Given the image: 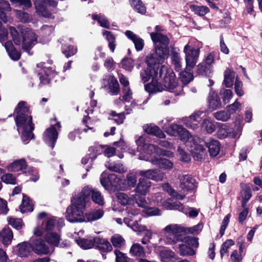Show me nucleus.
Wrapping results in <instances>:
<instances>
[{"mask_svg": "<svg viewBox=\"0 0 262 262\" xmlns=\"http://www.w3.org/2000/svg\"><path fill=\"white\" fill-rule=\"evenodd\" d=\"M110 240L113 246L116 248L121 247L125 244L124 239L120 235L118 234H115L113 235Z\"/></svg>", "mask_w": 262, "mask_h": 262, "instance_id": "nucleus-52", "label": "nucleus"}, {"mask_svg": "<svg viewBox=\"0 0 262 262\" xmlns=\"http://www.w3.org/2000/svg\"><path fill=\"white\" fill-rule=\"evenodd\" d=\"M95 248L101 253L111 252L113 247L107 239L100 237H94Z\"/></svg>", "mask_w": 262, "mask_h": 262, "instance_id": "nucleus-27", "label": "nucleus"}, {"mask_svg": "<svg viewBox=\"0 0 262 262\" xmlns=\"http://www.w3.org/2000/svg\"><path fill=\"white\" fill-rule=\"evenodd\" d=\"M61 125L56 119L51 120V125L47 128L43 133V140L47 144L53 148L57 141L58 132L60 130Z\"/></svg>", "mask_w": 262, "mask_h": 262, "instance_id": "nucleus-14", "label": "nucleus"}, {"mask_svg": "<svg viewBox=\"0 0 262 262\" xmlns=\"http://www.w3.org/2000/svg\"><path fill=\"white\" fill-rule=\"evenodd\" d=\"M234 72L230 69H227L224 73V84L227 88H230L233 85L234 79Z\"/></svg>", "mask_w": 262, "mask_h": 262, "instance_id": "nucleus-42", "label": "nucleus"}, {"mask_svg": "<svg viewBox=\"0 0 262 262\" xmlns=\"http://www.w3.org/2000/svg\"><path fill=\"white\" fill-rule=\"evenodd\" d=\"M174 253L168 250L163 249L160 253L161 260L163 262H169V261L173 257Z\"/></svg>", "mask_w": 262, "mask_h": 262, "instance_id": "nucleus-59", "label": "nucleus"}, {"mask_svg": "<svg viewBox=\"0 0 262 262\" xmlns=\"http://www.w3.org/2000/svg\"><path fill=\"white\" fill-rule=\"evenodd\" d=\"M85 199L79 194L73 198L67 208L66 217L71 223L85 222L84 211L86 207Z\"/></svg>", "mask_w": 262, "mask_h": 262, "instance_id": "nucleus-7", "label": "nucleus"}, {"mask_svg": "<svg viewBox=\"0 0 262 262\" xmlns=\"http://www.w3.org/2000/svg\"><path fill=\"white\" fill-rule=\"evenodd\" d=\"M230 130H231V128H230L227 124H222L219 127L217 132V135L220 139H223L227 137H229V133Z\"/></svg>", "mask_w": 262, "mask_h": 262, "instance_id": "nucleus-49", "label": "nucleus"}, {"mask_svg": "<svg viewBox=\"0 0 262 262\" xmlns=\"http://www.w3.org/2000/svg\"><path fill=\"white\" fill-rule=\"evenodd\" d=\"M159 79L161 78H155V79H152V81L150 83L145 84L144 86L145 91L150 94L160 92L164 90L169 91L168 90L165 88L164 85L163 86L160 84L159 82H158Z\"/></svg>", "mask_w": 262, "mask_h": 262, "instance_id": "nucleus-29", "label": "nucleus"}, {"mask_svg": "<svg viewBox=\"0 0 262 262\" xmlns=\"http://www.w3.org/2000/svg\"><path fill=\"white\" fill-rule=\"evenodd\" d=\"M150 37L155 48L153 52L147 56L146 63L148 64L162 63L169 56V40L166 36L158 32L150 33Z\"/></svg>", "mask_w": 262, "mask_h": 262, "instance_id": "nucleus-5", "label": "nucleus"}, {"mask_svg": "<svg viewBox=\"0 0 262 262\" xmlns=\"http://www.w3.org/2000/svg\"><path fill=\"white\" fill-rule=\"evenodd\" d=\"M103 84L107 88L108 93L111 95H117L119 91V85L114 76L107 75L103 79Z\"/></svg>", "mask_w": 262, "mask_h": 262, "instance_id": "nucleus-20", "label": "nucleus"}, {"mask_svg": "<svg viewBox=\"0 0 262 262\" xmlns=\"http://www.w3.org/2000/svg\"><path fill=\"white\" fill-rule=\"evenodd\" d=\"M125 34L129 39L133 41L137 51H141L143 50L144 41L142 38L129 30H127L125 32Z\"/></svg>", "mask_w": 262, "mask_h": 262, "instance_id": "nucleus-28", "label": "nucleus"}, {"mask_svg": "<svg viewBox=\"0 0 262 262\" xmlns=\"http://www.w3.org/2000/svg\"><path fill=\"white\" fill-rule=\"evenodd\" d=\"M188 71L190 70L186 68L184 71L181 72L179 74V78L184 84H187L193 79L192 73Z\"/></svg>", "mask_w": 262, "mask_h": 262, "instance_id": "nucleus-48", "label": "nucleus"}, {"mask_svg": "<svg viewBox=\"0 0 262 262\" xmlns=\"http://www.w3.org/2000/svg\"><path fill=\"white\" fill-rule=\"evenodd\" d=\"M161 63H155L148 64L145 70H141L140 77L143 82L148 81L150 78H160L163 84L169 92L174 94L176 96L180 95L183 92V88L178 83V80L172 70L167 66H160Z\"/></svg>", "mask_w": 262, "mask_h": 262, "instance_id": "nucleus-1", "label": "nucleus"}, {"mask_svg": "<svg viewBox=\"0 0 262 262\" xmlns=\"http://www.w3.org/2000/svg\"><path fill=\"white\" fill-rule=\"evenodd\" d=\"M116 196L119 203L123 206L129 205L134 202L138 207L142 208V213L146 216L149 217L161 214L160 209L149 206L150 202L148 198L146 199L137 194L129 196L124 192H117L116 193Z\"/></svg>", "mask_w": 262, "mask_h": 262, "instance_id": "nucleus-6", "label": "nucleus"}, {"mask_svg": "<svg viewBox=\"0 0 262 262\" xmlns=\"http://www.w3.org/2000/svg\"><path fill=\"white\" fill-rule=\"evenodd\" d=\"M18 255L20 257L28 256L32 251V244L28 242H23L17 246Z\"/></svg>", "mask_w": 262, "mask_h": 262, "instance_id": "nucleus-34", "label": "nucleus"}, {"mask_svg": "<svg viewBox=\"0 0 262 262\" xmlns=\"http://www.w3.org/2000/svg\"><path fill=\"white\" fill-rule=\"evenodd\" d=\"M13 233L9 228H4L0 232V241L5 246H8L11 243Z\"/></svg>", "mask_w": 262, "mask_h": 262, "instance_id": "nucleus-36", "label": "nucleus"}, {"mask_svg": "<svg viewBox=\"0 0 262 262\" xmlns=\"http://www.w3.org/2000/svg\"><path fill=\"white\" fill-rule=\"evenodd\" d=\"M180 186L184 193H187L196 187L195 180L189 175H184L180 179Z\"/></svg>", "mask_w": 262, "mask_h": 262, "instance_id": "nucleus-23", "label": "nucleus"}, {"mask_svg": "<svg viewBox=\"0 0 262 262\" xmlns=\"http://www.w3.org/2000/svg\"><path fill=\"white\" fill-rule=\"evenodd\" d=\"M130 5L137 12L142 14L146 12V8L141 0H129Z\"/></svg>", "mask_w": 262, "mask_h": 262, "instance_id": "nucleus-47", "label": "nucleus"}, {"mask_svg": "<svg viewBox=\"0 0 262 262\" xmlns=\"http://www.w3.org/2000/svg\"><path fill=\"white\" fill-rule=\"evenodd\" d=\"M163 196L161 193H158L155 194L152 197V201L157 203L158 205H161L164 208L168 210L165 206L164 204L166 202H169L170 204H173L174 202H173L171 199H168L166 201H163Z\"/></svg>", "mask_w": 262, "mask_h": 262, "instance_id": "nucleus-54", "label": "nucleus"}, {"mask_svg": "<svg viewBox=\"0 0 262 262\" xmlns=\"http://www.w3.org/2000/svg\"><path fill=\"white\" fill-rule=\"evenodd\" d=\"M104 211L101 209L92 210L85 214V222H93L102 217Z\"/></svg>", "mask_w": 262, "mask_h": 262, "instance_id": "nucleus-33", "label": "nucleus"}, {"mask_svg": "<svg viewBox=\"0 0 262 262\" xmlns=\"http://www.w3.org/2000/svg\"><path fill=\"white\" fill-rule=\"evenodd\" d=\"M151 185V182L144 178H140L134 191L140 196H144L149 192Z\"/></svg>", "mask_w": 262, "mask_h": 262, "instance_id": "nucleus-24", "label": "nucleus"}, {"mask_svg": "<svg viewBox=\"0 0 262 262\" xmlns=\"http://www.w3.org/2000/svg\"><path fill=\"white\" fill-rule=\"evenodd\" d=\"M52 70L50 68L43 67L39 71V76L40 82L43 84H46L50 82V75Z\"/></svg>", "mask_w": 262, "mask_h": 262, "instance_id": "nucleus-37", "label": "nucleus"}, {"mask_svg": "<svg viewBox=\"0 0 262 262\" xmlns=\"http://www.w3.org/2000/svg\"><path fill=\"white\" fill-rule=\"evenodd\" d=\"M107 169L111 171H114L119 173H123L127 171V168L123 165L120 163H107L105 164Z\"/></svg>", "mask_w": 262, "mask_h": 262, "instance_id": "nucleus-43", "label": "nucleus"}, {"mask_svg": "<svg viewBox=\"0 0 262 262\" xmlns=\"http://www.w3.org/2000/svg\"><path fill=\"white\" fill-rule=\"evenodd\" d=\"M202 128L206 130L208 133L211 134L215 130V125L212 120L206 119L203 120Z\"/></svg>", "mask_w": 262, "mask_h": 262, "instance_id": "nucleus-53", "label": "nucleus"}, {"mask_svg": "<svg viewBox=\"0 0 262 262\" xmlns=\"http://www.w3.org/2000/svg\"><path fill=\"white\" fill-rule=\"evenodd\" d=\"M64 226V220L52 217L45 219L40 225L34 228L33 234L42 236L44 234L54 231L60 230Z\"/></svg>", "mask_w": 262, "mask_h": 262, "instance_id": "nucleus-11", "label": "nucleus"}, {"mask_svg": "<svg viewBox=\"0 0 262 262\" xmlns=\"http://www.w3.org/2000/svg\"><path fill=\"white\" fill-rule=\"evenodd\" d=\"M79 195H82L86 200V204L90 201V196L92 195L93 201L99 205H103L104 203L103 195L101 192L96 189H93L92 186H86L84 187L79 193Z\"/></svg>", "mask_w": 262, "mask_h": 262, "instance_id": "nucleus-16", "label": "nucleus"}, {"mask_svg": "<svg viewBox=\"0 0 262 262\" xmlns=\"http://www.w3.org/2000/svg\"><path fill=\"white\" fill-rule=\"evenodd\" d=\"M162 188L163 189L167 191L170 196L177 200H183L184 198V195L178 193L167 183L163 184Z\"/></svg>", "mask_w": 262, "mask_h": 262, "instance_id": "nucleus-50", "label": "nucleus"}, {"mask_svg": "<svg viewBox=\"0 0 262 262\" xmlns=\"http://www.w3.org/2000/svg\"><path fill=\"white\" fill-rule=\"evenodd\" d=\"M9 29L14 43L19 45L22 41V48L28 53L30 49L37 42L36 35L28 28L21 30L22 40L15 28L10 27Z\"/></svg>", "mask_w": 262, "mask_h": 262, "instance_id": "nucleus-8", "label": "nucleus"}, {"mask_svg": "<svg viewBox=\"0 0 262 262\" xmlns=\"http://www.w3.org/2000/svg\"><path fill=\"white\" fill-rule=\"evenodd\" d=\"M75 242L81 248L84 249H90L95 246L94 238L93 239H75Z\"/></svg>", "mask_w": 262, "mask_h": 262, "instance_id": "nucleus-46", "label": "nucleus"}, {"mask_svg": "<svg viewBox=\"0 0 262 262\" xmlns=\"http://www.w3.org/2000/svg\"><path fill=\"white\" fill-rule=\"evenodd\" d=\"M104 36L108 42V47L112 52H114L116 44V36L112 33V32L106 30H104L102 32Z\"/></svg>", "mask_w": 262, "mask_h": 262, "instance_id": "nucleus-41", "label": "nucleus"}, {"mask_svg": "<svg viewBox=\"0 0 262 262\" xmlns=\"http://www.w3.org/2000/svg\"><path fill=\"white\" fill-rule=\"evenodd\" d=\"M185 231V228L181 225L171 224L167 225L162 230L164 242L167 245H175L183 241V234Z\"/></svg>", "mask_w": 262, "mask_h": 262, "instance_id": "nucleus-9", "label": "nucleus"}, {"mask_svg": "<svg viewBox=\"0 0 262 262\" xmlns=\"http://www.w3.org/2000/svg\"><path fill=\"white\" fill-rule=\"evenodd\" d=\"M102 186L108 190H122V180L115 174H108L103 172L100 176Z\"/></svg>", "mask_w": 262, "mask_h": 262, "instance_id": "nucleus-13", "label": "nucleus"}, {"mask_svg": "<svg viewBox=\"0 0 262 262\" xmlns=\"http://www.w3.org/2000/svg\"><path fill=\"white\" fill-rule=\"evenodd\" d=\"M4 47L10 57L14 60H17L20 58V53L14 48L13 45L11 41H6Z\"/></svg>", "mask_w": 262, "mask_h": 262, "instance_id": "nucleus-35", "label": "nucleus"}, {"mask_svg": "<svg viewBox=\"0 0 262 262\" xmlns=\"http://www.w3.org/2000/svg\"><path fill=\"white\" fill-rule=\"evenodd\" d=\"M127 216L124 217V222L127 226H129V223L132 220L133 217L137 215L140 213V210L135 206L127 207L126 209Z\"/></svg>", "mask_w": 262, "mask_h": 262, "instance_id": "nucleus-39", "label": "nucleus"}, {"mask_svg": "<svg viewBox=\"0 0 262 262\" xmlns=\"http://www.w3.org/2000/svg\"><path fill=\"white\" fill-rule=\"evenodd\" d=\"M242 128L243 125L240 122H236L235 127L234 128H231V130H230L229 137L238 138L242 134Z\"/></svg>", "mask_w": 262, "mask_h": 262, "instance_id": "nucleus-55", "label": "nucleus"}, {"mask_svg": "<svg viewBox=\"0 0 262 262\" xmlns=\"http://www.w3.org/2000/svg\"><path fill=\"white\" fill-rule=\"evenodd\" d=\"M164 206L168 210H178L186 215H188L190 217H196L200 211L199 209L196 208L184 206L179 201H175L173 204H170L169 202H166L164 204Z\"/></svg>", "mask_w": 262, "mask_h": 262, "instance_id": "nucleus-17", "label": "nucleus"}, {"mask_svg": "<svg viewBox=\"0 0 262 262\" xmlns=\"http://www.w3.org/2000/svg\"><path fill=\"white\" fill-rule=\"evenodd\" d=\"M41 236L34 235L30 238L32 244V250L39 255H48L53 252V248L50 245L46 244L45 239L40 237Z\"/></svg>", "mask_w": 262, "mask_h": 262, "instance_id": "nucleus-15", "label": "nucleus"}, {"mask_svg": "<svg viewBox=\"0 0 262 262\" xmlns=\"http://www.w3.org/2000/svg\"><path fill=\"white\" fill-rule=\"evenodd\" d=\"M27 167V162L24 158L15 160L6 166L8 171L12 172L21 171L23 173L26 172Z\"/></svg>", "mask_w": 262, "mask_h": 262, "instance_id": "nucleus-22", "label": "nucleus"}, {"mask_svg": "<svg viewBox=\"0 0 262 262\" xmlns=\"http://www.w3.org/2000/svg\"><path fill=\"white\" fill-rule=\"evenodd\" d=\"M20 209L22 213L31 212L33 210V203L30 198L26 195H23L22 203L20 206Z\"/></svg>", "mask_w": 262, "mask_h": 262, "instance_id": "nucleus-40", "label": "nucleus"}, {"mask_svg": "<svg viewBox=\"0 0 262 262\" xmlns=\"http://www.w3.org/2000/svg\"><path fill=\"white\" fill-rule=\"evenodd\" d=\"M136 143L138 145V150L140 151L139 155L140 160L149 161L154 165L159 166L164 170H169L172 169L173 163L170 160L155 157L150 158L154 153L168 157H172L173 156L172 152L165 150L151 144L145 143L144 139L142 136L139 137L138 139L136 140Z\"/></svg>", "mask_w": 262, "mask_h": 262, "instance_id": "nucleus-2", "label": "nucleus"}, {"mask_svg": "<svg viewBox=\"0 0 262 262\" xmlns=\"http://www.w3.org/2000/svg\"><path fill=\"white\" fill-rule=\"evenodd\" d=\"M10 1L15 6L23 5L24 10H28L32 6L31 0H10Z\"/></svg>", "mask_w": 262, "mask_h": 262, "instance_id": "nucleus-63", "label": "nucleus"}, {"mask_svg": "<svg viewBox=\"0 0 262 262\" xmlns=\"http://www.w3.org/2000/svg\"><path fill=\"white\" fill-rule=\"evenodd\" d=\"M130 254L133 256L144 257L146 253L143 247L139 244H134L130 248Z\"/></svg>", "mask_w": 262, "mask_h": 262, "instance_id": "nucleus-38", "label": "nucleus"}, {"mask_svg": "<svg viewBox=\"0 0 262 262\" xmlns=\"http://www.w3.org/2000/svg\"><path fill=\"white\" fill-rule=\"evenodd\" d=\"M36 12L46 18H51L53 9L57 6L54 0H33Z\"/></svg>", "mask_w": 262, "mask_h": 262, "instance_id": "nucleus-12", "label": "nucleus"}, {"mask_svg": "<svg viewBox=\"0 0 262 262\" xmlns=\"http://www.w3.org/2000/svg\"><path fill=\"white\" fill-rule=\"evenodd\" d=\"M1 181L7 184L15 185L16 184V179L13 174L6 173L3 174L1 177Z\"/></svg>", "mask_w": 262, "mask_h": 262, "instance_id": "nucleus-57", "label": "nucleus"}, {"mask_svg": "<svg viewBox=\"0 0 262 262\" xmlns=\"http://www.w3.org/2000/svg\"><path fill=\"white\" fill-rule=\"evenodd\" d=\"M207 102L208 108L210 111L215 110L222 106V102L219 95L212 89L210 90Z\"/></svg>", "mask_w": 262, "mask_h": 262, "instance_id": "nucleus-25", "label": "nucleus"}, {"mask_svg": "<svg viewBox=\"0 0 262 262\" xmlns=\"http://www.w3.org/2000/svg\"><path fill=\"white\" fill-rule=\"evenodd\" d=\"M15 111L17 116L15 122L18 132H21L23 141L27 144L33 138L32 131L34 125L32 123V116L29 112L26 102L21 101L17 105Z\"/></svg>", "mask_w": 262, "mask_h": 262, "instance_id": "nucleus-4", "label": "nucleus"}, {"mask_svg": "<svg viewBox=\"0 0 262 262\" xmlns=\"http://www.w3.org/2000/svg\"><path fill=\"white\" fill-rule=\"evenodd\" d=\"M171 63L175 70L180 71L182 70V59L180 54L177 52L172 53L171 56Z\"/></svg>", "mask_w": 262, "mask_h": 262, "instance_id": "nucleus-45", "label": "nucleus"}, {"mask_svg": "<svg viewBox=\"0 0 262 262\" xmlns=\"http://www.w3.org/2000/svg\"><path fill=\"white\" fill-rule=\"evenodd\" d=\"M234 245V242L232 239H228L225 241L222 245L220 250L221 257H222L225 254L227 253L228 251V249Z\"/></svg>", "mask_w": 262, "mask_h": 262, "instance_id": "nucleus-64", "label": "nucleus"}, {"mask_svg": "<svg viewBox=\"0 0 262 262\" xmlns=\"http://www.w3.org/2000/svg\"><path fill=\"white\" fill-rule=\"evenodd\" d=\"M189 8L194 14L201 16H204L209 12V9L205 6L190 5Z\"/></svg>", "mask_w": 262, "mask_h": 262, "instance_id": "nucleus-44", "label": "nucleus"}, {"mask_svg": "<svg viewBox=\"0 0 262 262\" xmlns=\"http://www.w3.org/2000/svg\"><path fill=\"white\" fill-rule=\"evenodd\" d=\"M203 114V112L202 111L194 112L189 117L182 118L181 121L187 127L194 129L197 126V124L195 122L200 121Z\"/></svg>", "mask_w": 262, "mask_h": 262, "instance_id": "nucleus-26", "label": "nucleus"}, {"mask_svg": "<svg viewBox=\"0 0 262 262\" xmlns=\"http://www.w3.org/2000/svg\"><path fill=\"white\" fill-rule=\"evenodd\" d=\"M243 245L241 244L239 246V250L237 251L236 250H234L230 255V258L232 261L233 262H241L243 257Z\"/></svg>", "mask_w": 262, "mask_h": 262, "instance_id": "nucleus-51", "label": "nucleus"}, {"mask_svg": "<svg viewBox=\"0 0 262 262\" xmlns=\"http://www.w3.org/2000/svg\"><path fill=\"white\" fill-rule=\"evenodd\" d=\"M166 132L172 136L179 137L182 141L185 142L186 146L188 147L195 160L199 161L205 157V149L202 145L196 143V140L200 141V138L198 136H191L182 125L172 123L166 128Z\"/></svg>", "mask_w": 262, "mask_h": 262, "instance_id": "nucleus-3", "label": "nucleus"}, {"mask_svg": "<svg viewBox=\"0 0 262 262\" xmlns=\"http://www.w3.org/2000/svg\"><path fill=\"white\" fill-rule=\"evenodd\" d=\"M144 130L148 134H151L160 138H164L165 135L159 127L153 124H146L143 126Z\"/></svg>", "mask_w": 262, "mask_h": 262, "instance_id": "nucleus-32", "label": "nucleus"}, {"mask_svg": "<svg viewBox=\"0 0 262 262\" xmlns=\"http://www.w3.org/2000/svg\"><path fill=\"white\" fill-rule=\"evenodd\" d=\"M213 116L218 120L227 121L230 118V114L227 111H220L213 114Z\"/></svg>", "mask_w": 262, "mask_h": 262, "instance_id": "nucleus-60", "label": "nucleus"}, {"mask_svg": "<svg viewBox=\"0 0 262 262\" xmlns=\"http://www.w3.org/2000/svg\"><path fill=\"white\" fill-rule=\"evenodd\" d=\"M62 53L67 57L74 55L77 52V48L73 46L66 45L62 48Z\"/></svg>", "mask_w": 262, "mask_h": 262, "instance_id": "nucleus-62", "label": "nucleus"}, {"mask_svg": "<svg viewBox=\"0 0 262 262\" xmlns=\"http://www.w3.org/2000/svg\"><path fill=\"white\" fill-rule=\"evenodd\" d=\"M137 181L136 174L134 172L128 173L126 176V179L122 180V190H130L135 187Z\"/></svg>", "mask_w": 262, "mask_h": 262, "instance_id": "nucleus-30", "label": "nucleus"}, {"mask_svg": "<svg viewBox=\"0 0 262 262\" xmlns=\"http://www.w3.org/2000/svg\"><path fill=\"white\" fill-rule=\"evenodd\" d=\"M44 238L46 242L50 245L51 247L60 246L61 247H64L68 246L69 244L66 241V243L63 242L60 243L61 241L60 235L59 233L56 232H51L46 233L43 234Z\"/></svg>", "mask_w": 262, "mask_h": 262, "instance_id": "nucleus-19", "label": "nucleus"}, {"mask_svg": "<svg viewBox=\"0 0 262 262\" xmlns=\"http://www.w3.org/2000/svg\"><path fill=\"white\" fill-rule=\"evenodd\" d=\"M15 13L17 18L23 23H28L32 20L30 15L26 12L21 10H15Z\"/></svg>", "mask_w": 262, "mask_h": 262, "instance_id": "nucleus-58", "label": "nucleus"}, {"mask_svg": "<svg viewBox=\"0 0 262 262\" xmlns=\"http://www.w3.org/2000/svg\"><path fill=\"white\" fill-rule=\"evenodd\" d=\"M179 253L182 256L193 255L195 254V251L191 248L185 244L179 245Z\"/></svg>", "mask_w": 262, "mask_h": 262, "instance_id": "nucleus-56", "label": "nucleus"}, {"mask_svg": "<svg viewBox=\"0 0 262 262\" xmlns=\"http://www.w3.org/2000/svg\"><path fill=\"white\" fill-rule=\"evenodd\" d=\"M196 43L198 41L196 39H191L184 47L183 52L187 70H191L198 61L200 50V47H196Z\"/></svg>", "mask_w": 262, "mask_h": 262, "instance_id": "nucleus-10", "label": "nucleus"}, {"mask_svg": "<svg viewBox=\"0 0 262 262\" xmlns=\"http://www.w3.org/2000/svg\"><path fill=\"white\" fill-rule=\"evenodd\" d=\"M92 18L94 20H97L100 25L105 28H109L110 23L106 18L101 15H93Z\"/></svg>", "mask_w": 262, "mask_h": 262, "instance_id": "nucleus-61", "label": "nucleus"}, {"mask_svg": "<svg viewBox=\"0 0 262 262\" xmlns=\"http://www.w3.org/2000/svg\"><path fill=\"white\" fill-rule=\"evenodd\" d=\"M139 175L144 178L152 180L155 181H163L165 178V174L158 169H151L140 170Z\"/></svg>", "mask_w": 262, "mask_h": 262, "instance_id": "nucleus-18", "label": "nucleus"}, {"mask_svg": "<svg viewBox=\"0 0 262 262\" xmlns=\"http://www.w3.org/2000/svg\"><path fill=\"white\" fill-rule=\"evenodd\" d=\"M200 140V141L196 140V143L201 145H203L201 144L202 143H205L208 148L210 155L211 157H215L219 154L221 149V144L217 140L213 139H209L204 142L203 140L201 139ZM203 147L204 148V147Z\"/></svg>", "mask_w": 262, "mask_h": 262, "instance_id": "nucleus-21", "label": "nucleus"}, {"mask_svg": "<svg viewBox=\"0 0 262 262\" xmlns=\"http://www.w3.org/2000/svg\"><path fill=\"white\" fill-rule=\"evenodd\" d=\"M242 188L239 199L242 201V207H244L252 196L251 187L250 184H246Z\"/></svg>", "mask_w": 262, "mask_h": 262, "instance_id": "nucleus-31", "label": "nucleus"}]
</instances>
